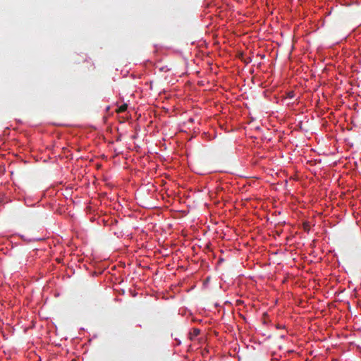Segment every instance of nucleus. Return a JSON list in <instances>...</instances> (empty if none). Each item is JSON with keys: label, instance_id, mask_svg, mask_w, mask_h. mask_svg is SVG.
Here are the masks:
<instances>
[{"label": "nucleus", "instance_id": "2", "mask_svg": "<svg viewBox=\"0 0 361 361\" xmlns=\"http://www.w3.org/2000/svg\"><path fill=\"white\" fill-rule=\"evenodd\" d=\"M127 104H122L121 106H120L117 110V112L118 113H123L124 112L126 109H127Z\"/></svg>", "mask_w": 361, "mask_h": 361}, {"label": "nucleus", "instance_id": "1", "mask_svg": "<svg viewBox=\"0 0 361 361\" xmlns=\"http://www.w3.org/2000/svg\"><path fill=\"white\" fill-rule=\"evenodd\" d=\"M200 333V330L197 328H193L189 333V338L193 341Z\"/></svg>", "mask_w": 361, "mask_h": 361}, {"label": "nucleus", "instance_id": "3", "mask_svg": "<svg viewBox=\"0 0 361 361\" xmlns=\"http://www.w3.org/2000/svg\"><path fill=\"white\" fill-rule=\"evenodd\" d=\"M287 96H288V97H289V98H290V99H291V98L294 97V96H295V93H294V92H293V91H290V92L287 94Z\"/></svg>", "mask_w": 361, "mask_h": 361}]
</instances>
